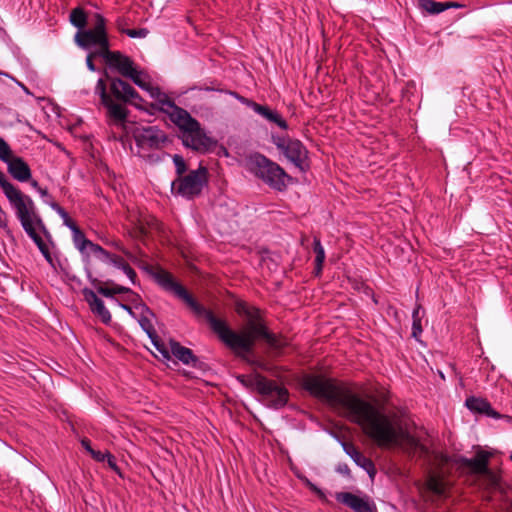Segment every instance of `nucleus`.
Wrapping results in <instances>:
<instances>
[{
  "label": "nucleus",
  "mask_w": 512,
  "mask_h": 512,
  "mask_svg": "<svg viewBox=\"0 0 512 512\" xmlns=\"http://www.w3.org/2000/svg\"><path fill=\"white\" fill-rule=\"evenodd\" d=\"M303 387L311 395L325 400L339 415L360 426L379 447L397 446L407 453L428 454V448L408 432L396 413H383L370 400L337 385L333 379L308 374L303 377Z\"/></svg>",
  "instance_id": "nucleus-1"
},
{
  "label": "nucleus",
  "mask_w": 512,
  "mask_h": 512,
  "mask_svg": "<svg viewBox=\"0 0 512 512\" xmlns=\"http://www.w3.org/2000/svg\"><path fill=\"white\" fill-rule=\"evenodd\" d=\"M155 278L164 290L181 299L197 317H203L218 338L241 358L247 360L258 338H263L267 345L277 352L288 345L286 338L268 331L258 308L248 306L244 302L237 304L236 311L246 318V324L242 331L236 332L225 320L216 317L211 310L199 304L171 273L161 270L156 273Z\"/></svg>",
  "instance_id": "nucleus-2"
},
{
  "label": "nucleus",
  "mask_w": 512,
  "mask_h": 512,
  "mask_svg": "<svg viewBox=\"0 0 512 512\" xmlns=\"http://www.w3.org/2000/svg\"><path fill=\"white\" fill-rule=\"evenodd\" d=\"M148 93L154 99L152 107L167 114L179 128L184 146L201 153L209 151L214 146L215 142L206 135L200 123L185 109L178 107L158 87L152 86Z\"/></svg>",
  "instance_id": "nucleus-3"
},
{
  "label": "nucleus",
  "mask_w": 512,
  "mask_h": 512,
  "mask_svg": "<svg viewBox=\"0 0 512 512\" xmlns=\"http://www.w3.org/2000/svg\"><path fill=\"white\" fill-rule=\"evenodd\" d=\"M108 84L100 78L95 86V94L100 97L101 104L106 109V116L110 125H123L128 117L126 104L140 107L142 98L127 82L118 77H109Z\"/></svg>",
  "instance_id": "nucleus-4"
},
{
  "label": "nucleus",
  "mask_w": 512,
  "mask_h": 512,
  "mask_svg": "<svg viewBox=\"0 0 512 512\" xmlns=\"http://www.w3.org/2000/svg\"><path fill=\"white\" fill-rule=\"evenodd\" d=\"M1 189L15 210L16 217L23 230L33 240L38 249L43 250L48 245L41 235L48 234V231L32 198L24 194L11 182L1 187Z\"/></svg>",
  "instance_id": "nucleus-5"
},
{
  "label": "nucleus",
  "mask_w": 512,
  "mask_h": 512,
  "mask_svg": "<svg viewBox=\"0 0 512 512\" xmlns=\"http://www.w3.org/2000/svg\"><path fill=\"white\" fill-rule=\"evenodd\" d=\"M246 167L249 172L278 191H283L290 180L283 168L259 153H254L246 159Z\"/></svg>",
  "instance_id": "nucleus-6"
},
{
  "label": "nucleus",
  "mask_w": 512,
  "mask_h": 512,
  "mask_svg": "<svg viewBox=\"0 0 512 512\" xmlns=\"http://www.w3.org/2000/svg\"><path fill=\"white\" fill-rule=\"evenodd\" d=\"M76 43L84 48H96V54L104 58L109 50V41L106 33V21L98 13L94 15V26L92 29L78 31L75 35Z\"/></svg>",
  "instance_id": "nucleus-7"
},
{
  "label": "nucleus",
  "mask_w": 512,
  "mask_h": 512,
  "mask_svg": "<svg viewBox=\"0 0 512 512\" xmlns=\"http://www.w3.org/2000/svg\"><path fill=\"white\" fill-rule=\"evenodd\" d=\"M208 183V170L204 166L173 180L172 191L187 199H193L201 194Z\"/></svg>",
  "instance_id": "nucleus-8"
},
{
  "label": "nucleus",
  "mask_w": 512,
  "mask_h": 512,
  "mask_svg": "<svg viewBox=\"0 0 512 512\" xmlns=\"http://www.w3.org/2000/svg\"><path fill=\"white\" fill-rule=\"evenodd\" d=\"M252 380L257 391L263 396L269 407L279 409L287 404L289 393L285 387L260 374H255Z\"/></svg>",
  "instance_id": "nucleus-9"
},
{
  "label": "nucleus",
  "mask_w": 512,
  "mask_h": 512,
  "mask_svg": "<svg viewBox=\"0 0 512 512\" xmlns=\"http://www.w3.org/2000/svg\"><path fill=\"white\" fill-rule=\"evenodd\" d=\"M273 143L301 171L308 167V151L301 141L284 137H273Z\"/></svg>",
  "instance_id": "nucleus-10"
},
{
  "label": "nucleus",
  "mask_w": 512,
  "mask_h": 512,
  "mask_svg": "<svg viewBox=\"0 0 512 512\" xmlns=\"http://www.w3.org/2000/svg\"><path fill=\"white\" fill-rule=\"evenodd\" d=\"M137 311H139L138 316L135 318L138 319V322L141 326V328L146 332V334L151 339L153 345L156 347V349L162 353L165 357H168V351L166 348L160 343L159 337L156 334L154 325H153V318L155 317L154 313L145 305L140 304L135 307Z\"/></svg>",
  "instance_id": "nucleus-11"
},
{
  "label": "nucleus",
  "mask_w": 512,
  "mask_h": 512,
  "mask_svg": "<svg viewBox=\"0 0 512 512\" xmlns=\"http://www.w3.org/2000/svg\"><path fill=\"white\" fill-rule=\"evenodd\" d=\"M335 498L339 503L348 506L355 512H376V507L368 496L360 497L350 492H339Z\"/></svg>",
  "instance_id": "nucleus-12"
},
{
  "label": "nucleus",
  "mask_w": 512,
  "mask_h": 512,
  "mask_svg": "<svg viewBox=\"0 0 512 512\" xmlns=\"http://www.w3.org/2000/svg\"><path fill=\"white\" fill-rule=\"evenodd\" d=\"M137 144L141 147L160 148L167 141L166 134L156 126H149L138 131Z\"/></svg>",
  "instance_id": "nucleus-13"
},
{
  "label": "nucleus",
  "mask_w": 512,
  "mask_h": 512,
  "mask_svg": "<svg viewBox=\"0 0 512 512\" xmlns=\"http://www.w3.org/2000/svg\"><path fill=\"white\" fill-rule=\"evenodd\" d=\"M488 458V453L480 451L473 459L467 460V465L474 473L485 475L491 487H496L498 486L499 478L488 469Z\"/></svg>",
  "instance_id": "nucleus-14"
},
{
  "label": "nucleus",
  "mask_w": 512,
  "mask_h": 512,
  "mask_svg": "<svg viewBox=\"0 0 512 512\" xmlns=\"http://www.w3.org/2000/svg\"><path fill=\"white\" fill-rule=\"evenodd\" d=\"M104 59L110 67L116 69L119 74L126 78L136 68L131 58L118 51H109Z\"/></svg>",
  "instance_id": "nucleus-15"
},
{
  "label": "nucleus",
  "mask_w": 512,
  "mask_h": 512,
  "mask_svg": "<svg viewBox=\"0 0 512 512\" xmlns=\"http://www.w3.org/2000/svg\"><path fill=\"white\" fill-rule=\"evenodd\" d=\"M82 293L92 313L99 317L104 324H109L112 317L109 310L105 307L104 302L91 289L85 288Z\"/></svg>",
  "instance_id": "nucleus-16"
},
{
  "label": "nucleus",
  "mask_w": 512,
  "mask_h": 512,
  "mask_svg": "<svg viewBox=\"0 0 512 512\" xmlns=\"http://www.w3.org/2000/svg\"><path fill=\"white\" fill-rule=\"evenodd\" d=\"M9 174L19 182H27L31 180V169L29 165L19 156H14L7 163Z\"/></svg>",
  "instance_id": "nucleus-17"
},
{
  "label": "nucleus",
  "mask_w": 512,
  "mask_h": 512,
  "mask_svg": "<svg viewBox=\"0 0 512 512\" xmlns=\"http://www.w3.org/2000/svg\"><path fill=\"white\" fill-rule=\"evenodd\" d=\"M346 453L355 461V463L363 468L371 478L375 475V466L371 459L364 456L356 447L351 444L344 445Z\"/></svg>",
  "instance_id": "nucleus-18"
},
{
  "label": "nucleus",
  "mask_w": 512,
  "mask_h": 512,
  "mask_svg": "<svg viewBox=\"0 0 512 512\" xmlns=\"http://www.w3.org/2000/svg\"><path fill=\"white\" fill-rule=\"evenodd\" d=\"M467 408L473 412H477L480 414H485L489 417L498 419L501 417V415L496 412L492 407L491 404L482 398L477 397H470L466 399L465 402Z\"/></svg>",
  "instance_id": "nucleus-19"
},
{
  "label": "nucleus",
  "mask_w": 512,
  "mask_h": 512,
  "mask_svg": "<svg viewBox=\"0 0 512 512\" xmlns=\"http://www.w3.org/2000/svg\"><path fill=\"white\" fill-rule=\"evenodd\" d=\"M253 111L262 116L267 121L275 123L281 129H287L288 127L287 122L281 117V115L277 111L270 109L266 105H261L257 103Z\"/></svg>",
  "instance_id": "nucleus-20"
},
{
  "label": "nucleus",
  "mask_w": 512,
  "mask_h": 512,
  "mask_svg": "<svg viewBox=\"0 0 512 512\" xmlns=\"http://www.w3.org/2000/svg\"><path fill=\"white\" fill-rule=\"evenodd\" d=\"M170 352L176 359L180 360L184 364L195 365L197 362V358L193 354L192 350L180 345V343L176 341H170Z\"/></svg>",
  "instance_id": "nucleus-21"
},
{
  "label": "nucleus",
  "mask_w": 512,
  "mask_h": 512,
  "mask_svg": "<svg viewBox=\"0 0 512 512\" xmlns=\"http://www.w3.org/2000/svg\"><path fill=\"white\" fill-rule=\"evenodd\" d=\"M427 488L437 495L445 493L446 484L444 479L438 474H430L426 482Z\"/></svg>",
  "instance_id": "nucleus-22"
},
{
  "label": "nucleus",
  "mask_w": 512,
  "mask_h": 512,
  "mask_svg": "<svg viewBox=\"0 0 512 512\" xmlns=\"http://www.w3.org/2000/svg\"><path fill=\"white\" fill-rule=\"evenodd\" d=\"M421 9L430 14H439L448 9L447 4L444 2H436L434 0H419Z\"/></svg>",
  "instance_id": "nucleus-23"
},
{
  "label": "nucleus",
  "mask_w": 512,
  "mask_h": 512,
  "mask_svg": "<svg viewBox=\"0 0 512 512\" xmlns=\"http://www.w3.org/2000/svg\"><path fill=\"white\" fill-rule=\"evenodd\" d=\"M127 78L131 79L137 86L149 92L152 88V85L148 81L147 75L143 72L135 68L131 75Z\"/></svg>",
  "instance_id": "nucleus-24"
},
{
  "label": "nucleus",
  "mask_w": 512,
  "mask_h": 512,
  "mask_svg": "<svg viewBox=\"0 0 512 512\" xmlns=\"http://www.w3.org/2000/svg\"><path fill=\"white\" fill-rule=\"evenodd\" d=\"M71 231L73 233V242L75 247L81 252L84 253L87 250V245L89 244V241L83 232L77 227L73 226L71 227Z\"/></svg>",
  "instance_id": "nucleus-25"
},
{
  "label": "nucleus",
  "mask_w": 512,
  "mask_h": 512,
  "mask_svg": "<svg viewBox=\"0 0 512 512\" xmlns=\"http://www.w3.org/2000/svg\"><path fill=\"white\" fill-rule=\"evenodd\" d=\"M70 22L73 26L82 29L87 23V15L80 7L74 8L70 13Z\"/></svg>",
  "instance_id": "nucleus-26"
},
{
  "label": "nucleus",
  "mask_w": 512,
  "mask_h": 512,
  "mask_svg": "<svg viewBox=\"0 0 512 512\" xmlns=\"http://www.w3.org/2000/svg\"><path fill=\"white\" fill-rule=\"evenodd\" d=\"M313 250L316 254V258H315L316 270H317V273H320L322 270L323 262L325 260V251L320 242V239L317 237L314 238Z\"/></svg>",
  "instance_id": "nucleus-27"
},
{
  "label": "nucleus",
  "mask_w": 512,
  "mask_h": 512,
  "mask_svg": "<svg viewBox=\"0 0 512 512\" xmlns=\"http://www.w3.org/2000/svg\"><path fill=\"white\" fill-rule=\"evenodd\" d=\"M14 156L15 155L13 154L9 144L2 137H0V161L6 164Z\"/></svg>",
  "instance_id": "nucleus-28"
},
{
  "label": "nucleus",
  "mask_w": 512,
  "mask_h": 512,
  "mask_svg": "<svg viewBox=\"0 0 512 512\" xmlns=\"http://www.w3.org/2000/svg\"><path fill=\"white\" fill-rule=\"evenodd\" d=\"M173 162L176 168L177 177H181L185 175L186 172V163L182 156L175 154L173 156Z\"/></svg>",
  "instance_id": "nucleus-29"
},
{
  "label": "nucleus",
  "mask_w": 512,
  "mask_h": 512,
  "mask_svg": "<svg viewBox=\"0 0 512 512\" xmlns=\"http://www.w3.org/2000/svg\"><path fill=\"white\" fill-rule=\"evenodd\" d=\"M87 250H89L90 253H93L94 255L98 257H103L104 259L109 256V252H107L105 249H103L100 245L95 244L91 241H89V244L87 245Z\"/></svg>",
  "instance_id": "nucleus-30"
},
{
  "label": "nucleus",
  "mask_w": 512,
  "mask_h": 512,
  "mask_svg": "<svg viewBox=\"0 0 512 512\" xmlns=\"http://www.w3.org/2000/svg\"><path fill=\"white\" fill-rule=\"evenodd\" d=\"M122 32L127 34L131 38H143L148 33L146 29H127L122 30Z\"/></svg>",
  "instance_id": "nucleus-31"
},
{
  "label": "nucleus",
  "mask_w": 512,
  "mask_h": 512,
  "mask_svg": "<svg viewBox=\"0 0 512 512\" xmlns=\"http://www.w3.org/2000/svg\"><path fill=\"white\" fill-rule=\"evenodd\" d=\"M105 259L119 269H122L123 266L126 264V261L122 257L110 253L109 256H107Z\"/></svg>",
  "instance_id": "nucleus-32"
},
{
  "label": "nucleus",
  "mask_w": 512,
  "mask_h": 512,
  "mask_svg": "<svg viewBox=\"0 0 512 512\" xmlns=\"http://www.w3.org/2000/svg\"><path fill=\"white\" fill-rule=\"evenodd\" d=\"M0 229H3L7 235H11V230L8 226L7 214L2 208H0Z\"/></svg>",
  "instance_id": "nucleus-33"
},
{
  "label": "nucleus",
  "mask_w": 512,
  "mask_h": 512,
  "mask_svg": "<svg viewBox=\"0 0 512 512\" xmlns=\"http://www.w3.org/2000/svg\"><path fill=\"white\" fill-rule=\"evenodd\" d=\"M230 94L232 96H234L238 101H240L242 104L246 105L247 107L251 108L252 110L254 109V107L256 106V102L248 99V98H245L241 95H239L238 93L236 92H230Z\"/></svg>",
  "instance_id": "nucleus-34"
},
{
  "label": "nucleus",
  "mask_w": 512,
  "mask_h": 512,
  "mask_svg": "<svg viewBox=\"0 0 512 512\" xmlns=\"http://www.w3.org/2000/svg\"><path fill=\"white\" fill-rule=\"evenodd\" d=\"M147 224H148V226H149V228H150L151 230H155V231H157V232H163L164 226H163V224H162L159 220H157L156 218L151 217V218L149 219V221L147 222Z\"/></svg>",
  "instance_id": "nucleus-35"
},
{
  "label": "nucleus",
  "mask_w": 512,
  "mask_h": 512,
  "mask_svg": "<svg viewBox=\"0 0 512 512\" xmlns=\"http://www.w3.org/2000/svg\"><path fill=\"white\" fill-rule=\"evenodd\" d=\"M54 211H56L61 218H65L68 214L59 204L54 201H45Z\"/></svg>",
  "instance_id": "nucleus-36"
},
{
  "label": "nucleus",
  "mask_w": 512,
  "mask_h": 512,
  "mask_svg": "<svg viewBox=\"0 0 512 512\" xmlns=\"http://www.w3.org/2000/svg\"><path fill=\"white\" fill-rule=\"evenodd\" d=\"M110 452L108 451H105V452H102V451H97V450H93L92 453L90 454L94 460L98 461V462H104L107 458V456L109 455Z\"/></svg>",
  "instance_id": "nucleus-37"
},
{
  "label": "nucleus",
  "mask_w": 512,
  "mask_h": 512,
  "mask_svg": "<svg viewBox=\"0 0 512 512\" xmlns=\"http://www.w3.org/2000/svg\"><path fill=\"white\" fill-rule=\"evenodd\" d=\"M121 270L128 276V278L133 283L135 282L136 272L134 271V269L127 262H126V264L123 266V268Z\"/></svg>",
  "instance_id": "nucleus-38"
},
{
  "label": "nucleus",
  "mask_w": 512,
  "mask_h": 512,
  "mask_svg": "<svg viewBox=\"0 0 512 512\" xmlns=\"http://www.w3.org/2000/svg\"><path fill=\"white\" fill-rule=\"evenodd\" d=\"M95 57H100L99 54H96V51L89 53L86 58V65L90 71L96 70L95 65L93 63V58Z\"/></svg>",
  "instance_id": "nucleus-39"
},
{
  "label": "nucleus",
  "mask_w": 512,
  "mask_h": 512,
  "mask_svg": "<svg viewBox=\"0 0 512 512\" xmlns=\"http://www.w3.org/2000/svg\"><path fill=\"white\" fill-rule=\"evenodd\" d=\"M422 333L421 320L413 321L412 323V336L417 338Z\"/></svg>",
  "instance_id": "nucleus-40"
},
{
  "label": "nucleus",
  "mask_w": 512,
  "mask_h": 512,
  "mask_svg": "<svg viewBox=\"0 0 512 512\" xmlns=\"http://www.w3.org/2000/svg\"><path fill=\"white\" fill-rule=\"evenodd\" d=\"M42 253V255L44 256V258L46 259V261L53 267L55 268V264H54V260L52 258V255L50 253V250H49V247H45L43 250L40 251Z\"/></svg>",
  "instance_id": "nucleus-41"
},
{
  "label": "nucleus",
  "mask_w": 512,
  "mask_h": 512,
  "mask_svg": "<svg viewBox=\"0 0 512 512\" xmlns=\"http://www.w3.org/2000/svg\"><path fill=\"white\" fill-rule=\"evenodd\" d=\"M106 460H107V463H108V465H109V467L111 469H113L114 471L118 470V466L116 464L115 457L111 453H109V455L107 456Z\"/></svg>",
  "instance_id": "nucleus-42"
},
{
  "label": "nucleus",
  "mask_w": 512,
  "mask_h": 512,
  "mask_svg": "<svg viewBox=\"0 0 512 512\" xmlns=\"http://www.w3.org/2000/svg\"><path fill=\"white\" fill-rule=\"evenodd\" d=\"M98 292L106 297L114 295L113 288L110 289V288L99 287Z\"/></svg>",
  "instance_id": "nucleus-43"
},
{
  "label": "nucleus",
  "mask_w": 512,
  "mask_h": 512,
  "mask_svg": "<svg viewBox=\"0 0 512 512\" xmlns=\"http://www.w3.org/2000/svg\"><path fill=\"white\" fill-rule=\"evenodd\" d=\"M81 444L83 446V448L89 452L90 454L92 453V451L94 450L92 447H91V443H90V440L87 439V438H84L81 440Z\"/></svg>",
  "instance_id": "nucleus-44"
},
{
  "label": "nucleus",
  "mask_w": 512,
  "mask_h": 512,
  "mask_svg": "<svg viewBox=\"0 0 512 512\" xmlns=\"http://www.w3.org/2000/svg\"><path fill=\"white\" fill-rule=\"evenodd\" d=\"M420 308H421L420 305H417V307L413 310V313H412L413 321H420L421 320Z\"/></svg>",
  "instance_id": "nucleus-45"
},
{
  "label": "nucleus",
  "mask_w": 512,
  "mask_h": 512,
  "mask_svg": "<svg viewBox=\"0 0 512 512\" xmlns=\"http://www.w3.org/2000/svg\"><path fill=\"white\" fill-rule=\"evenodd\" d=\"M62 219H63L64 224H65L67 227H69L70 229H71V227H73V226H77V225L74 223V221H72V219L70 218L69 214H67V215L65 216V218H62Z\"/></svg>",
  "instance_id": "nucleus-46"
},
{
  "label": "nucleus",
  "mask_w": 512,
  "mask_h": 512,
  "mask_svg": "<svg viewBox=\"0 0 512 512\" xmlns=\"http://www.w3.org/2000/svg\"><path fill=\"white\" fill-rule=\"evenodd\" d=\"M113 291H114V294H121V293L128 292L129 289L122 287V286H115V287H113Z\"/></svg>",
  "instance_id": "nucleus-47"
},
{
  "label": "nucleus",
  "mask_w": 512,
  "mask_h": 512,
  "mask_svg": "<svg viewBox=\"0 0 512 512\" xmlns=\"http://www.w3.org/2000/svg\"><path fill=\"white\" fill-rule=\"evenodd\" d=\"M7 183H9V181L7 180L5 174L0 170V187H3Z\"/></svg>",
  "instance_id": "nucleus-48"
},
{
  "label": "nucleus",
  "mask_w": 512,
  "mask_h": 512,
  "mask_svg": "<svg viewBox=\"0 0 512 512\" xmlns=\"http://www.w3.org/2000/svg\"><path fill=\"white\" fill-rule=\"evenodd\" d=\"M122 307H123V309H125V310L130 314V315H132L133 317H136L135 312L133 311V309H132L130 306L123 304V305H122Z\"/></svg>",
  "instance_id": "nucleus-49"
},
{
  "label": "nucleus",
  "mask_w": 512,
  "mask_h": 512,
  "mask_svg": "<svg viewBox=\"0 0 512 512\" xmlns=\"http://www.w3.org/2000/svg\"><path fill=\"white\" fill-rule=\"evenodd\" d=\"M38 193L42 196V197H48L49 194H48V191L47 189H44V188H38Z\"/></svg>",
  "instance_id": "nucleus-50"
},
{
  "label": "nucleus",
  "mask_w": 512,
  "mask_h": 512,
  "mask_svg": "<svg viewBox=\"0 0 512 512\" xmlns=\"http://www.w3.org/2000/svg\"><path fill=\"white\" fill-rule=\"evenodd\" d=\"M445 4L449 5L448 6V9L449 8H459L461 5L456 3V2H444Z\"/></svg>",
  "instance_id": "nucleus-51"
},
{
  "label": "nucleus",
  "mask_w": 512,
  "mask_h": 512,
  "mask_svg": "<svg viewBox=\"0 0 512 512\" xmlns=\"http://www.w3.org/2000/svg\"><path fill=\"white\" fill-rule=\"evenodd\" d=\"M253 364H255L257 367L261 368V369H264L266 370V365L262 362H259V361H256V362H253Z\"/></svg>",
  "instance_id": "nucleus-52"
},
{
  "label": "nucleus",
  "mask_w": 512,
  "mask_h": 512,
  "mask_svg": "<svg viewBox=\"0 0 512 512\" xmlns=\"http://www.w3.org/2000/svg\"><path fill=\"white\" fill-rule=\"evenodd\" d=\"M31 186L38 191V188H41L36 180H32L30 182Z\"/></svg>",
  "instance_id": "nucleus-53"
},
{
  "label": "nucleus",
  "mask_w": 512,
  "mask_h": 512,
  "mask_svg": "<svg viewBox=\"0 0 512 512\" xmlns=\"http://www.w3.org/2000/svg\"><path fill=\"white\" fill-rule=\"evenodd\" d=\"M237 379H238L242 384H245V379H246V377H245L244 375H239V376L237 377Z\"/></svg>",
  "instance_id": "nucleus-54"
},
{
  "label": "nucleus",
  "mask_w": 512,
  "mask_h": 512,
  "mask_svg": "<svg viewBox=\"0 0 512 512\" xmlns=\"http://www.w3.org/2000/svg\"><path fill=\"white\" fill-rule=\"evenodd\" d=\"M511 460H512V455L510 456Z\"/></svg>",
  "instance_id": "nucleus-55"
}]
</instances>
